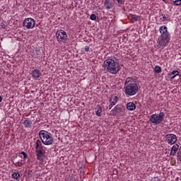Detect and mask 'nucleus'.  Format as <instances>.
Masks as SVG:
<instances>
[{"label":"nucleus","instance_id":"32","mask_svg":"<svg viewBox=\"0 0 181 181\" xmlns=\"http://www.w3.org/2000/svg\"><path fill=\"white\" fill-rule=\"evenodd\" d=\"M69 181H74V177H71Z\"/></svg>","mask_w":181,"mask_h":181},{"label":"nucleus","instance_id":"16","mask_svg":"<svg viewBox=\"0 0 181 181\" xmlns=\"http://www.w3.org/2000/svg\"><path fill=\"white\" fill-rule=\"evenodd\" d=\"M176 76H179V71L174 70L170 74H168V78H170L171 80L175 78Z\"/></svg>","mask_w":181,"mask_h":181},{"label":"nucleus","instance_id":"5","mask_svg":"<svg viewBox=\"0 0 181 181\" xmlns=\"http://www.w3.org/2000/svg\"><path fill=\"white\" fill-rule=\"evenodd\" d=\"M163 119H165V113L163 112H160L158 115L153 114L150 117V122L154 124V125H159Z\"/></svg>","mask_w":181,"mask_h":181},{"label":"nucleus","instance_id":"2","mask_svg":"<svg viewBox=\"0 0 181 181\" xmlns=\"http://www.w3.org/2000/svg\"><path fill=\"white\" fill-rule=\"evenodd\" d=\"M160 35L157 40L158 49L163 50L166 46L169 45L170 40V33L168 31V27L166 25H161L159 28Z\"/></svg>","mask_w":181,"mask_h":181},{"label":"nucleus","instance_id":"1","mask_svg":"<svg viewBox=\"0 0 181 181\" xmlns=\"http://www.w3.org/2000/svg\"><path fill=\"white\" fill-rule=\"evenodd\" d=\"M40 139H37L35 144L37 160L43 162L46 158V147L43 145H53V135L46 130H40L38 134Z\"/></svg>","mask_w":181,"mask_h":181},{"label":"nucleus","instance_id":"15","mask_svg":"<svg viewBox=\"0 0 181 181\" xmlns=\"http://www.w3.org/2000/svg\"><path fill=\"white\" fill-rule=\"evenodd\" d=\"M23 125H24L25 128H32V122L30 119L25 118L23 122Z\"/></svg>","mask_w":181,"mask_h":181},{"label":"nucleus","instance_id":"27","mask_svg":"<svg viewBox=\"0 0 181 181\" xmlns=\"http://www.w3.org/2000/svg\"><path fill=\"white\" fill-rule=\"evenodd\" d=\"M90 21H95V19H97V16H95V14H91L90 16Z\"/></svg>","mask_w":181,"mask_h":181},{"label":"nucleus","instance_id":"11","mask_svg":"<svg viewBox=\"0 0 181 181\" xmlns=\"http://www.w3.org/2000/svg\"><path fill=\"white\" fill-rule=\"evenodd\" d=\"M180 148V147H179V144H175L170 149V156H175L176 155V153L179 151Z\"/></svg>","mask_w":181,"mask_h":181},{"label":"nucleus","instance_id":"12","mask_svg":"<svg viewBox=\"0 0 181 181\" xmlns=\"http://www.w3.org/2000/svg\"><path fill=\"white\" fill-rule=\"evenodd\" d=\"M42 76V72H40V70L36 69L32 71V77L33 78H39Z\"/></svg>","mask_w":181,"mask_h":181},{"label":"nucleus","instance_id":"10","mask_svg":"<svg viewBox=\"0 0 181 181\" xmlns=\"http://www.w3.org/2000/svg\"><path fill=\"white\" fill-rule=\"evenodd\" d=\"M118 103V97L117 96H112L110 99V105L109 110H111Z\"/></svg>","mask_w":181,"mask_h":181},{"label":"nucleus","instance_id":"25","mask_svg":"<svg viewBox=\"0 0 181 181\" xmlns=\"http://www.w3.org/2000/svg\"><path fill=\"white\" fill-rule=\"evenodd\" d=\"M173 5L175 6H181V0H175L173 1Z\"/></svg>","mask_w":181,"mask_h":181},{"label":"nucleus","instance_id":"14","mask_svg":"<svg viewBox=\"0 0 181 181\" xmlns=\"http://www.w3.org/2000/svg\"><path fill=\"white\" fill-rule=\"evenodd\" d=\"M127 108L129 111H134L136 110V105L133 102H129L127 104Z\"/></svg>","mask_w":181,"mask_h":181},{"label":"nucleus","instance_id":"24","mask_svg":"<svg viewBox=\"0 0 181 181\" xmlns=\"http://www.w3.org/2000/svg\"><path fill=\"white\" fill-rule=\"evenodd\" d=\"M42 50H40V49L36 48L35 49V54L37 57H40V56H42Z\"/></svg>","mask_w":181,"mask_h":181},{"label":"nucleus","instance_id":"20","mask_svg":"<svg viewBox=\"0 0 181 181\" xmlns=\"http://www.w3.org/2000/svg\"><path fill=\"white\" fill-rule=\"evenodd\" d=\"M126 97H132V95H135L136 94V91H125Z\"/></svg>","mask_w":181,"mask_h":181},{"label":"nucleus","instance_id":"30","mask_svg":"<svg viewBox=\"0 0 181 181\" xmlns=\"http://www.w3.org/2000/svg\"><path fill=\"white\" fill-rule=\"evenodd\" d=\"M1 26L2 29H5L6 28V25H5V23H4V22H2L1 23Z\"/></svg>","mask_w":181,"mask_h":181},{"label":"nucleus","instance_id":"17","mask_svg":"<svg viewBox=\"0 0 181 181\" xmlns=\"http://www.w3.org/2000/svg\"><path fill=\"white\" fill-rule=\"evenodd\" d=\"M104 6H105L106 9H111V8H112V3H111L110 0H105L104 2Z\"/></svg>","mask_w":181,"mask_h":181},{"label":"nucleus","instance_id":"29","mask_svg":"<svg viewBox=\"0 0 181 181\" xmlns=\"http://www.w3.org/2000/svg\"><path fill=\"white\" fill-rule=\"evenodd\" d=\"M117 1V4L119 6H121L122 5V0H116Z\"/></svg>","mask_w":181,"mask_h":181},{"label":"nucleus","instance_id":"7","mask_svg":"<svg viewBox=\"0 0 181 181\" xmlns=\"http://www.w3.org/2000/svg\"><path fill=\"white\" fill-rule=\"evenodd\" d=\"M56 37H57V42H63V43H64V42H66L67 40V33H66V31L63 30L57 31Z\"/></svg>","mask_w":181,"mask_h":181},{"label":"nucleus","instance_id":"13","mask_svg":"<svg viewBox=\"0 0 181 181\" xmlns=\"http://www.w3.org/2000/svg\"><path fill=\"white\" fill-rule=\"evenodd\" d=\"M95 112L97 117H101V113L103 112V107H101V105H97L95 108Z\"/></svg>","mask_w":181,"mask_h":181},{"label":"nucleus","instance_id":"19","mask_svg":"<svg viewBox=\"0 0 181 181\" xmlns=\"http://www.w3.org/2000/svg\"><path fill=\"white\" fill-rule=\"evenodd\" d=\"M13 165H14L15 168H21V166L23 165V163H22V160L21 161H18V162H15L13 160H11Z\"/></svg>","mask_w":181,"mask_h":181},{"label":"nucleus","instance_id":"3","mask_svg":"<svg viewBox=\"0 0 181 181\" xmlns=\"http://www.w3.org/2000/svg\"><path fill=\"white\" fill-rule=\"evenodd\" d=\"M103 67L105 70H107L108 73L111 74H117L120 70L119 63L115 62V60L109 58L104 61Z\"/></svg>","mask_w":181,"mask_h":181},{"label":"nucleus","instance_id":"18","mask_svg":"<svg viewBox=\"0 0 181 181\" xmlns=\"http://www.w3.org/2000/svg\"><path fill=\"white\" fill-rule=\"evenodd\" d=\"M19 158H21V159H24V160H26V158H28V153H26L25 151H21L18 154Z\"/></svg>","mask_w":181,"mask_h":181},{"label":"nucleus","instance_id":"4","mask_svg":"<svg viewBox=\"0 0 181 181\" xmlns=\"http://www.w3.org/2000/svg\"><path fill=\"white\" fill-rule=\"evenodd\" d=\"M124 91H138V84L135 83L134 78H127L124 83Z\"/></svg>","mask_w":181,"mask_h":181},{"label":"nucleus","instance_id":"28","mask_svg":"<svg viewBox=\"0 0 181 181\" xmlns=\"http://www.w3.org/2000/svg\"><path fill=\"white\" fill-rule=\"evenodd\" d=\"M151 181H160V180H159L156 177H151Z\"/></svg>","mask_w":181,"mask_h":181},{"label":"nucleus","instance_id":"31","mask_svg":"<svg viewBox=\"0 0 181 181\" xmlns=\"http://www.w3.org/2000/svg\"><path fill=\"white\" fill-rule=\"evenodd\" d=\"M85 52H90V47L86 46L85 47Z\"/></svg>","mask_w":181,"mask_h":181},{"label":"nucleus","instance_id":"23","mask_svg":"<svg viewBox=\"0 0 181 181\" xmlns=\"http://www.w3.org/2000/svg\"><path fill=\"white\" fill-rule=\"evenodd\" d=\"M131 18L133 21H135V22H137V21L139 19V16L135 14H131Z\"/></svg>","mask_w":181,"mask_h":181},{"label":"nucleus","instance_id":"22","mask_svg":"<svg viewBox=\"0 0 181 181\" xmlns=\"http://www.w3.org/2000/svg\"><path fill=\"white\" fill-rule=\"evenodd\" d=\"M154 71L157 74H159V73H162V68L159 66H156L154 68Z\"/></svg>","mask_w":181,"mask_h":181},{"label":"nucleus","instance_id":"34","mask_svg":"<svg viewBox=\"0 0 181 181\" xmlns=\"http://www.w3.org/2000/svg\"><path fill=\"white\" fill-rule=\"evenodd\" d=\"M44 91H46V90H49V88H47V89H46V88H44Z\"/></svg>","mask_w":181,"mask_h":181},{"label":"nucleus","instance_id":"35","mask_svg":"<svg viewBox=\"0 0 181 181\" xmlns=\"http://www.w3.org/2000/svg\"><path fill=\"white\" fill-rule=\"evenodd\" d=\"M163 2H165V4H167V1H166V0H163Z\"/></svg>","mask_w":181,"mask_h":181},{"label":"nucleus","instance_id":"26","mask_svg":"<svg viewBox=\"0 0 181 181\" xmlns=\"http://www.w3.org/2000/svg\"><path fill=\"white\" fill-rule=\"evenodd\" d=\"M160 16H162V18H160L162 22H166L168 21V17L165 14H161Z\"/></svg>","mask_w":181,"mask_h":181},{"label":"nucleus","instance_id":"21","mask_svg":"<svg viewBox=\"0 0 181 181\" xmlns=\"http://www.w3.org/2000/svg\"><path fill=\"white\" fill-rule=\"evenodd\" d=\"M12 179H16V180H18L19 177H21V174L19 173H14L11 175Z\"/></svg>","mask_w":181,"mask_h":181},{"label":"nucleus","instance_id":"9","mask_svg":"<svg viewBox=\"0 0 181 181\" xmlns=\"http://www.w3.org/2000/svg\"><path fill=\"white\" fill-rule=\"evenodd\" d=\"M165 142L168 145H175L177 142V136L173 134H168L165 135Z\"/></svg>","mask_w":181,"mask_h":181},{"label":"nucleus","instance_id":"36","mask_svg":"<svg viewBox=\"0 0 181 181\" xmlns=\"http://www.w3.org/2000/svg\"><path fill=\"white\" fill-rule=\"evenodd\" d=\"M44 87L47 88V85H44Z\"/></svg>","mask_w":181,"mask_h":181},{"label":"nucleus","instance_id":"33","mask_svg":"<svg viewBox=\"0 0 181 181\" xmlns=\"http://www.w3.org/2000/svg\"><path fill=\"white\" fill-rule=\"evenodd\" d=\"M0 103H2V96L0 95Z\"/></svg>","mask_w":181,"mask_h":181},{"label":"nucleus","instance_id":"8","mask_svg":"<svg viewBox=\"0 0 181 181\" xmlns=\"http://www.w3.org/2000/svg\"><path fill=\"white\" fill-rule=\"evenodd\" d=\"M35 24L36 21L32 18H28L23 21V26L26 28V29H33Z\"/></svg>","mask_w":181,"mask_h":181},{"label":"nucleus","instance_id":"6","mask_svg":"<svg viewBox=\"0 0 181 181\" xmlns=\"http://www.w3.org/2000/svg\"><path fill=\"white\" fill-rule=\"evenodd\" d=\"M110 115L113 117H124L125 115V107L122 105H117L113 110L110 111Z\"/></svg>","mask_w":181,"mask_h":181}]
</instances>
